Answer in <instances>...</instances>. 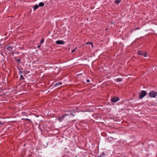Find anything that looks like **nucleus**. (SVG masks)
<instances>
[{
	"mask_svg": "<svg viewBox=\"0 0 157 157\" xmlns=\"http://www.w3.org/2000/svg\"><path fill=\"white\" fill-rule=\"evenodd\" d=\"M75 111L74 110L72 109V112H70V113H67L63 115V117H60L59 118V121H62V120L64 118V117L66 116H67L69 115H71L73 116L75 115Z\"/></svg>",
	"mask_w": 157,
	"mask_h": 157,
	"instance_id": "f257e3e1",
	"label": "nucleus"
},
{
	"mask_svg": "<svg viewBox=\"0 0 157 157\" xmlns=\"http://www.w3.org/2000/svg\"><path fill=\"white\" fill-rule=\"evenodd\" d=\"M79 77L81 78V80L84 82H85V81L86 82H90V81L89 79H86V78H85L83 76L82 74L80 75H78Z\"/></svg>",
	"mask_w": 157,
	"mask_h": 157,
	"instance_id": "f03ea898",
	"label": "nucleus"
},
{
	"mask_svg": "<svg viewBox=\"0 0 157 157\" xmlns=\"http://www.w3.org/2000/svg\"><path fill=\"white\" fill-rule=\"evenodd\" d=\"M147 94L146 91L144 90L142 91L141 93L140 94L139 96V98L140 99L142 98L144 96H145Z\"/></svg>",
	"mask_w": 157,
	"mask_h": 157,
	"instance_id": "7ed1b4c3",
	"label": "nucleus"
},
{
	"mask_svg": "<svg viewBox=\"0 0 157 157\" xmlns=\"http://www.w3.org/2000/svg\"><path fill=\"white\" fill-rule=\"evenodd\" d=\"M149 94L150 97L155 98L157 95V93L154 91H151L149 93Z\"/></svg>",
	"mask_w": 157,
	"mask_h": 157,
	"instance_id": "20e7f679",
	"label": "nucleus"
},
{
	"mask_svg": "<svg viewBox=\"0 0 157 157\" xmlns=\"http://www.w3.org/2000/svg\"><path fill=\"white\" fill-rule=\"evenodd\" d=\"M119 100V98L117 97H115L111 99V101L113 102H116Z\"/></svg>",
	"mask_w": 157,
	"mask_h": 157,
	"instance_id": "39448f33",
	"label": "nucleus"
},
{
	"mask_svg": "<svg viewBox=\"0 0 157 157\" xmlns=\"http://www.w3.org/2000/svg\"><path fill=\"white\" fill-rule=\"evenodd\" d=\"M138 54L139 55H142L144 57L147 56V54L143 52H142L141 51H139L138 52Z\"/></svg>",
	"mask_w": 157,
	"mask_h": 157,
	"instance_id": "423d86ee",
	"label": "nucleus"
},
{
	"mask_svg": "<svg viewBox=\"0 0 157 157\" xmlns=\"http://www.w3.org/2000/svg\"><path fill=\"white\" fill-rule=\"evenodd\" d=\"M56 43L58 44H64V42L62 40H57L56 41Z\"/></svg>",
	"mask_w": 157,
	"mask_h": 157,
	"instance_id": "0eeeda50",
	"label": "nucleus"
},
{
	"mask_svg": "<svg viewBox=\"0 0 157 157\" xmlns=\"http://www.w3.org/2000/svg\"><path fill=\"white\" fill-rule=\"evenodd\" d=\"M62 84V82H59L56 83L54 85L55 87H58L59 86L61 85Z\"/></svg>",
	"mask_w": 157,
	"mask_h": 157,
	"instance_id": "6e6552de",
	"label": "nucleus"
},
{
	"mask_svg": "<svg viewBox=\"0 0 157 157\" xmlns=\"http://www.w3.org/2000/svg\"><path fill=\"white\" fill-rule=\"evenodd\" d=\"M6 49L10 51H11L13 49V47L11 46L6 47Z\"/></svg>",
	"mask_w": 157,
	"mask_h": 157,
	"instance_id": "1a4fd4ad",
	"label": "nucleus"
},
{
	"mask_svg": "<svg viewBox=\"0 0 157 157\" xmlns=\"http://www.w3.org/2000/svg\"><path fill=\"white\" fill-rule=\"evenodd\" d=\"M44 3L42 2H40L39 4V6H44Z\"/></svg>",
	"mask_w": 157,
	"mask_h": 157,
	"instance_id": "9d476101",
	"label": "nucleus"
},
{
	"mask_svg": "<svg viewBox=\"0 0 157 157\" xmlns=\"http://www.w3.org/2000/svg\"><path fill=\"white\" fill-rule=\"evenodd\" d=\"M39 7L38 5H36L34 6V10H36V9H37Z\"/></svg>",
	"mask_w": 157,
	"mask_h": 157,
	"instance_id": "9b49d317",
	"label": "nucleus"
},
{
	"mask_svg": "<svg viewBox=\"0 0 157 157\" xmlns=\"http://www.w3.org/2000/svg\"><path fill=\"white\" fill-rule=\"evenodd\" d=\"M116 80L117 82H121L122 81V79L121 78H118Z\"/></svg>",
	"mask_w": 157,
	"mask_h": 157,
	"instance_id": "f8f14e48",
	"label": "nucleus"
},
{
	"mask_svg": "<svg viewBox=\"0 0 157 157\" xmlns=\"http://www.w3.org/2000/svg\"><path fill=\"white\" fill-rule=\"evenodd\" d=\"M86 44H91V45L92 47V48L93 47V44L91 42H87L86 43Z\"/></svg>",
	"mask_w": 157,
	"mask_h": 157,
	"instance_id": "ddd939ff",
	"label": "nucleus"
},
{
	"mask_svg": "<svg viewBox=\"0 0 157 157\" xmlns=\"http://www.w3.org/2000/svg\"><path fill=\"white\" fill-rule=\"evenodd\" d=\"M121 0H116L115 1V2L117 3H119L121 2Z\"/></svg>",
	"mask_w": 157,
	"mask_h": 157,
	"instance_id": "4468645a",
	"label": "nucleus"
},
{
	"mask_svg": "<svg viewBox=\"0 0 157 157\" xmlns=\"http://www.w3.org/2000/svg\"><path fill=\"white\" fill-rule=\"evenodd\" d=\"M20 78L22 79V80H23L24 79V78L23 77V76H22V75H20Z\"/></svg>",
	"mask_w": 157,
	"mask_h": 157,
	"instance_id": "2eb2a0df",
	"label": "nucleus"
},
{
	"mask_svg": "<svg viewBox=\"0 0 157 157\" xmlns=\"http://www.w3.org/2000/svg\"><path fill=\"white\" fill-rule=\"evenodd\" d=\"M44 42V40L43 38L40 41V44H41Z\"/></svg>",
	"mask_w": 157,
	"mask_h": 157,
	"instance_id": "dca6fc26",
	"label": "nucleus"
},
{
	"mask_svg": "<svg viewBox=\"0 0 157 157\" xmlns=\"http://www.w3.org/2000/svg\"><path fill=\"white\" fill-rule=\"evenodd\" d=\"M72 109L71 110H68L67 111L68 112L67 113H70V112H72Z\"/></svg>",
	"mask_w": 157,
	"mask_h": 157,
	"instance_id": "f3484780",
	"label": "nucleus"
},
{
	"mask_svg": "<svg viewBox=\"0 0 157 157\" xmlns=\"http://www.w3.org/2000/svg\"><path fill=\"white\" fill-rule=\"evenodd\" d=\"M76 48H75V49L73 50H72V51H71V52L72 53H73L74 52H75V49H76Z\"/></svg>",
	"mask_w": 157,
	"mask_h": 157,
	"instance_id": "a211bd4d",
	"label": "nucleus"
},
{
	"mask_svg": "<svg viewBox=\"0 0 157 157\" xmlns=\"http://www.w3.org/2000/svg\"><path fill=\"white\" fill-rule=\"evenodd\" d=\"M17 61L19 63H20V60L19 59H17Z\"/></svg>",
	"mask_w": 157,
	"mask_h": 157,
	"instance_id": "6ab92c4d",
	"label": "nucleus"
},
{
	"mask_svg": "<svg viewBox=\"0 0 157 157\" xmlns=\"http://www.w3.org/2000/svg\"><path fill=\"white\" fill-rule=\"evenodd\" d=\"M41 44H40L39 45H38V48H40V47L41 46Z\"/></svg>",
	"mask_w": 157,
	"mask_h": 157,
	"instance_id": "aec40b11",
	"label": "nucleus"
},
{
	"mask_svg": "<svg viewBox=\"0 0 157 157\" xmlns=\"http://www.w3.org/2000/svg\"><path fill=\"white\" fill-rule=\"evenodd\" d=\"M139 29V28H136L135 30H137V29Z\"/></svg>",
	"mask_w": 157,
	"mask_h": 157,
	"instance_id": "412c9836",
	"label": "nucleus"
}]
</instances>
